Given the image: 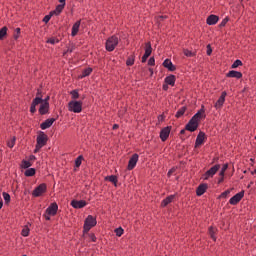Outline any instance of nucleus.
Here are the masks:
<instances>
[{"label":"nucleus","instance_id":"nucleus-1","mask_svg":"<svg viewBox=\"0 0 256 256\" xmlns=\"http://www.w3.org/2000/svg\"><path fill=\"white\" fill-rule=\"evenodd\" d=\"M202 119H205V106H202L201 109L189 120L185 126L186 131H190L191 133L197 131L199 121Z\"/></svg>","mask_w":256,"mask_h":256},{"label":"nucleus","instance_id":"nucleus-2","mask_svg":"<svg viewBox=\"0 0 256 256\" xmlns=\"http://www.w3.org/2000/svg\"><path fill=\"white\" fill-rule=\"evenodd\" d=\"M68 111H71L72 113H81L83 111V102L72 100L68 103Z\"/></svg>","mask_w":256,"mask_h":256},{"label":"nucleus","instance_id":"nucleus-3","mask_svg":"<svg viewBox=\"0 0 256 256\" xmlns=\"http://www.w3.org/2000/svg\"><path fill=\"white\" fill-rule=\"evenodd\" d=\"M119 45V38L117 36H111L106 40V51H115V47Z\"/></svg>","mask_w":256,"mask_h":256},{"label":"nucleus","instance_id":"nucleus-4","mask_svg":"<svg viewBox=\"0 0 256 256\" xmlns=\"http://www.w3.org/2000/svg\"><path fill=\"white\" fill-rule=\"evenodd\" d=\"M97 225V219L93 217L92 215H89L84 222V233H89L91 231L92 227H95Z\"/></svg>","mask_w":256,"mask_h":256},{"label":"nucleus","instance_id":"nucleus-5","mask_svg":"<svg viewBox=\"0 0 256 256\" xmlns=\"http://www.w3.org/2000/svg\"><path fill=\"white\" fill-rule=\"evenodd\" d=\"M45 145H47V136H46L45 132H41L37 136V144H36L35 153H37V151H39V149H41L42 147H45Z\"/></svg>","mask_w":256,"mask_h":256},{"label":"nucleus","instance_id":"nucleus-6","mask_svg":"<svg viewBox=\"0 0 256 256\" xmlns=\"http://www.w3.org/2000/svg\"><path fill=\"white\" fill-rule=\"evenodd\" d=\"M45 191H47V185L42 183L33 190L32 195L33 197H41Z\"/></svg>","mask_w":256,"mask_h":256},{"label":"nucleus","instance_id":"nucleus-7","mask_svg":"<svg viewBox=\"0 0 256 256\" xmlns=\"http://www.w3.org/2000/svg\"><path fill=\"white\" fill-rule=\"evenodd\" d=\"M219 169H221V165L219 164L214 165L212 168L206 171V173L204 174V179L207 180L209 179V177H213V175H215L217 171H219Z\"/></svg>","mask_w":256,"mask_h":256},{"label":"nucleus","instance_id":"nucleus-8","mask_svg":"<svg viewBox=\"0 0 256 256\" xmlns=\"http://www.w3.org/2000/svg\"><path fill=\"white\" fill-rule=\"evenodd\" d=\"M243 197H245V192H239L236 195H234L232 198H230L229 203L230 205H237V203H239Z\"/></svg>","mask_w":256,"mask_h":256},{"label":"nucleus","instance_id":"nucleus-9","mask_svg":"<svg viewBox=\"0 0 256 256\" xmlns=\"http://www.w3.org/2000/svg\"><path fill=\"white\" fill-rule=\"evenodd\" d=\"M225 97H227V92L224 91L221 93V96L216 101V103L214 105L215 109L219 110L223 107V105L225 104Z\"/></svg>","mask_w":256,"mask_h":256},{"label":"nucleus","instance_id":"nucleus-10","mask_svg":"<svg viewBox=\"0 0 256 256\" xmlns=\"http://www.w3.org/2000/svg\"><path fill=\"white\" fill-rule=\"evenodd\" d=\"M137 161H139V154H133L128 162V170L132 171V169H135L137 165Z\"/></svg>","mask_w":256,"mask_h":256},{"label":"nucleus","instance_id":"nucleus-11","mask_svg":"<svg viewBox=\"0 0 256 256\" xmlns=\"http://www.w3.org/2000/svg\"><path fill=\"white\" fill-rule=\"evenodd\" d=\"M171 134V127H165L160 131V139L161 141H165L166 139H169V135Z\"/></svg>","mask_w":256,"mask_h":256},{"label":"nucleus","instance_id":"nucleus-12","mask_svg":"<svg viewBox=\"0 0 256 256\" xmlns=\"http://www.w3.org/2000/svg\"><path fill=\"white\" fill-rule=\"evenodd\" d=\"M87 205V202L85 200H72L71 206L74 209H83Z\"/></svg>","mask_w":256,"mask_h":256},{"label":"nucleus","instance_id":"nucleus-13","mask_svg":"<svg viewBox=\"0 0 256 256\" xmlns=\"http://www.w3.org/2000/svg\"><path fill=\"white\" fill-rule=\"evenodd\" d=\"M59 209V206L57 205V203H52L47 209H46V213L47 215H52L55 216L57 215V210Z\"/></svg>","mask_w":256,"mask_h":256},{"label":"nucleus","instance_id":"nucleus-14","mask_svg":"<svg viewBox=\"0 0 256 256\" xmlns=\"http://www.w3.org/2000/svg\"><path fill=\"white\" fill-rule=\"evenodd\" d=\"M39 108L40 115H47L49 113V102H41Z\"/></svg>","mask_w":256,"mask_h":256},{"label":"nucleus","instance_id":"nucleus-15","mask_svg":"<svg viewBox=\"0 0 256 256\" xmlns=\"http://www.w3.org/2000/svg\"><path fill=\"white\" fill-rule=\"evenodd\" d=\"M53 123H55V118H49V119L45 120V121L40 125V128H41L42 130L49 129V127H51V125H53Z\"/></svg>","mask_w":256,"mask_h":256},{"label":"nucleus","instance_id":"nucleus-16","mask_svg":"<svg viewBox=\"0 0 256 256\" xmlns=\"http://www.w3.org/2000/svg\"><path fill=\"white\" fill-rule=\"evenodd\" d=\"M226 77L234 78V79H241V77H243V74L239 71L232 70L226 74Z\"/></svg>","mask_w":256,"mask_h":256},{"label":"nucleus","instance_id":"nucleus-17","mask_svg":"<svg viewBox=\"0 0 256 256\" xmlns=\"http://www.w3.org/2000/svg\"><path fill=\"white\" fill-rule=\"evenodd\" d=\"M204 141H205V133L199 132V134L196 138L195 147H199V146L203 145Z\"/></svg>","mask_w":256,"mask_h":256},{"label":"nucleus","instance_id":"nucleus-18","mask_svg":"<svg viewBox=\"0 0 256 256\" xmlns=\"http://www.w3.org/2000/svg\"><path fill=\"white\" fill-rule=\"evenodd\" d=\"M218 22L219 16L217 15H210L206 20L207 25H217Z\"/></svg>","mask_w":256,"mask_h":256},{"label":"nucleus","instance_id":"nucleus-19","mask_svg":"<svg viewBox=\"0 0 256 256\" xmlns=\"http://www.w3.org/2000/svg\"><path fill=\"white\" fill-rule=\"evenodd\" d=\"M37 105H41V98H35L30 106V113H36Z\"/></svg>","mask_w":256,"mask_h":256},{"label":"nucleus","instance_id":"nucleus-20","mask_svg":"<svg viewBox=\"0 0 256 256\" xmlns=\"http://www.w3.org/2000/svg\"><path fill=\"white\" fill-rule=\"evenodd\" d=\"M163 67H165L166 69H168V71H175V69H177L175 67V65H173V62H171V60L169 59H166L164 62H163Z\"/></svg>","mask_w":256,"mask_h":256},{"label":"nucleus","instance_id":"nucleus-21","mask_svg":"<svg viewBox=\"0 0 256 256\" xmlns=\"http://www.w3.org/2000/svg\"><path fill=\"white\" fill-rule=\"evenodd\" d=\"M81 27V20H78L73 26H72V37H75L79 33V28Z\"/></svg>","mask_w":256,"mask_h":256},{"label":"nucleus","instance_id":"nucleus-22","mask_svg":"<svg viewBox=\"0 0 256 256\" xmlns=\"http://www.w3.org/2000/svg\"><path fill=\"white\" fill-rule=\"evenodd\" d=\"M173 201H175V195H170L162 201L161 207H167V205H169V203H173Z\"/></svg>","mask_w":256,"mask_h":256},{"label":"nucleus","instance_id":"nucleus-23","mask_svg":"<svg viewBox=\"0 0 256 256\" xmlns=\"http://www.w3.org/2000/svg\"><path fill=\"white\" fill-rule=\"evenodd\" d=\"M205 191H207V184H201L196 190V195H198V197H201V195H203Z\"/></svg>","mask_w":256,"mask_h":256},{"label":"nucleus","instance_id":"nucleus-24","mask_svg":"<svg viewBox=\"0 0 256 256\" xmlns=\"http://www.w3.org/2000/svg\"><path fill=\"white\" fill-rule=\"evenodd\" d=\"M165 83L167 85H171L172 87L175 85V75H170L165 78Z\"/></svg>","mask_w":256,"mask_h":256},{"label":"nucleus","instance_id":"nucleus-25","mask_svg":"<svg viewBox=\"0 0 256 256\" xmlns=\"http://www.w3.org/2000/svg\"><path fill=\"white\" fill-rule=\"evenodd\" d=\"M153 52V48L151 47V42L146 43L145 53L146 57H150Z\"/></svg>","mask_w":256,"mask_h":256},{"label":"nucleus","instance_id":"nucleus-26","mask_svg":"<svg viewBox=\"0 0 256 256\" xmlns=\"http://www.w3.org/2000/svg\"><path fill=\"white\" fill-rule=\"evenodd\" d=\"M91 73H93V69L86 68L82 71V75L80 76V78L83 79V77H89V75H91Z\"/></svg>","mask_w":256,"mask_h":256},{"label":"nucleus","instance_id":"nucleus-27","mask_svg":"<svg viewBox=\"0 0 256 256\" xmlns=\"http://www.w3.org/2000/svg\"><path fill=\"white\" fill-rule=\"evenodd\" d=\"M215 233H217V228L211 226V227L209 228V235H210L211 239H213V241H216V239H217V238L215 237Z\"/></svg>","mask_w":256,"mask_h":256},{"label":"nucleus","instance_id":"nucleus-28","mask_svg":"<svg viewBox=\"0 0 256 256\" xmlns=\"http://www.w3.org/2000/svg\"><path fill=\"white\" fill-rule=\"evenodd\" d=\"M63 9H65V4L56 6V9L54 10L55 15H60L63 12Z\"/></svg>","mask_w":256,"mask_h":256},{"label":"nucleus","instance_id":"nucleus-29","mask_svg":"<svg viewBox=\"0 0 256 256\" xmlns=\"http://www.w3.org/2000/svg\"><path fill=\"white\" fill-rule=\"evenodd\" d=\"M35 173H36L35 168H29V169H27V170L25 171L24 175H25L26 177H33V175H35Z\"/></svg>","mask_w":256,"mask_h":256},{"label":"nucleus","instance_id":"nucleus-30","mask_svg":"<svg viewBox=\"0 0 256 256\" xmlns=\"http://www.w3.org/2000/svg\"><path fill=\"white\" fill-rule=\"evenodd\" d=\"M185 111H187V108H186V107L180 108V109L177 111L175 117H177V119H179V117H183V115H185Z\"/></svg>","mask_w":256,"mask_h":256},{"label":"nucleus","instance_id":"nucleus-31","mask_svg":"<svg viewBox=\"0 0 256 256\" xmlns=\"http://www.w3.org/2000/svg\"><path fill=\"white\" fill-rule=\"evenodd\" d=\"M29 232H30L29 226L27 225L24 226L21 232L22 237H29Z\"/></svg>","mask_w":256,"mask_h":256},{"label":"nucleus","instance_id":"nucleus-32","mask_svg":"<svg viewBox=\"0 0 256 256\" xmlns=\"http://www.w3.org/2000/svg\"><path fill=\"white\" fill-rule=\"evenodd\" d=\"M7 35V27H3L0 30V41H3V39H5V36Z\"/></svg>","mask_w":256,"mask_h":256},{"label":"nucleus","instance_id":"nucleus-33","mask_svg":"<svg viewBox=\"0 0 256 256\" xmlns=\"http://www.w3.org/2000/svg\"><path fill=\"white\" fill-rule=\"evenodd\" d=\"M33 164L31 163L30 160H23L22 161V168L23 169H29Z\"/></svg>","mask_w":256,"mask_h":256},{"label":"nucleus","instance_id":"nucleus-34","mask_svg":"<svg viewBox=\"0 0 256 256\" xmlns=\"http://www.w3.org/2000/svg\"><path fill=\"white\" fill-rule=\"evenodd\" d=\"M134 63H135V56L132 55V56L128 57V59L126 61V65L128 67H131V65H134Z\"/></svg>","mask_w":256,"mask_h":256},{"label":"nucleus","instance_id":"nucleus-35","mask_svg":"<svg viewBox=\"0 0 256 256\" xmlns=\"http://www.w3.org/2000/svg\"><path fill=\"white\" fill-rule=\"evenodd\" d=\"M106 181H110V183H114L115 185H117V176L115 175L107 176Z\"/></svg>","mask_w":256,"mask_h":256},{"label":"nucleus","instance_id":"nucleus-36","mask_svg":"<svg viewBox=\"0 0 256 256\" xmlns=\"http://www.w3.org/2000/svg\"><path fill=\"white\" fill-rule=\"evenodd\" d=\"M227 169H229V164H224L219 174L220 177H225V171H227Z\"/></svg>","mask_w":256,"mask_h":256},{"label":"nucleus","instance_id":"nucleus-37","mask_svg":"<svg viewBox=\"0 0 256 256\" xmlns=\"http://www.w3.org/2000/svg\"><path fill=\"white\" fill-rule=\"evenodd\" d=\"M83 161V156H78L75 160V167H81V163Z\"/></svg>","mask_w":256,"mask_h":256},{"label":"nucleus","instance_id":"nucleus-38","mask_svg":"<svg viewBox=\"0 0 256 256\" xmlns=\"http://www.w3.org/2000/svg\"><path fill=\"white\" fill-rule=\"evenodd\" d=\"M3 199L5 201V203H9V201H11V195H9V193L7 192H3Z\"/></svg>","mask_w":256,"mask_h":256},{"label":"nucleus","instance_id":"nucleus-39","mask_svg":"<svg viewBox=\"0 0 256 256\" xmlns=\"http://www.w3.org/2000/svg\"><path fill=\"white\" fill-rule=\"evenodd\" d=\"M70 95H71L72 99H79V91H77V90H72L70 92Z\"/></svg>","mask_w":256,"mask_h":256},{"label":"nucleus","instance_id":"nucleus-40","mask_svg":"<svg viewBox=\"0 0 256 256\" xmlns=\"http://www.w3.org/2000/svg\"><path fill=\"white\" fill-rule=\"evenodd\" d=\"M21 35V28H16L14 32V39L17 41L19 39V36Z\"/></svg>","mask_w":256,"mask_h":256},{"label":"nucleus","instance_id":"nucleus-41","mask_svg":"<svg viewBox=\"0 0 256 256\" xmlns=\"http://www.w3.org/2000/svg\"><path fill=\"white\" fill-rule=\"evenodd\" d=\"M241 65H243V62H241V60H236V61L232 64V69H237V67H241Z\"/></svg>","mask_w":256,"mask_h":256},{"label":"nucleus","instance_id":"nucleus-42","mask_svg":"<svg viewBox=\"0 0 256 256\" xmlns=\"http://www.w3.org/2000/svg\"><path fill=\"white\" fill-rule=\"evenodd\" d=\"M115 233H116L117 237H121V235H123V233H124V230H123V228L119 227V228L115 229Z\"/></svg>","mask_w":256,"mask_h":256},{"label":"nucleus","instance_id":"nucleus-43","mask_svg":"<svg viewBox=\"0 0 256 256\" xmlns=\"http://www.w3.org/2000/svg\"><path fill=\"white\" fill-rule=\"evenodd\" d=\"M230 193H231V190H226V191H224V192L220 195V197H221L222 199H227V196H229Z\"/></svg>","mask_w":256,"mask_h":256},{"label":"nucleus","instance_id":"nucleus-44","mask_svg":"<svg viewBox=\"0 0 256 256\" xmlns=\"http://www.w3.org/2000/svg\"><path fill=\"white\" fill-rule=\"evenodd\" d=\"M47 43H50L51 45H55L56 43H59V39L50 38V39H48Z\"/></svg>","mask_w":256,"mask_h":256},{"label":"nucleus","instance_id":"nucleus-45","mask_svg":"<svg viewBox=\"0 0 256 256\" xmlns=\"http://www.w3.org/2000/svg\"><path fill=\"white\" fill-rule=\"evenodd\" d=\"M184 55L186 57H193L195 55V53H193L190 50L186 49V50H184Z\"/></svg>","mask_w":256,"mask_h":256},{"label":"nucleus","instance_id":"nucleus-46","mask_svg":"<svg viewBox=\"0 0 256 256\" xmlns=\"http://www.w3.org/2000/svg\"><path fill=\"white\" fill-rule=\"evenodd\" d=\"M8 147H10V149H13V147H15V137L8 141Z\"/></svg>","mask_w":256,"mask_h":256},{"label":"nucleus","instance_id":"nucleus-47","mask_svg":"<svg viewBox=\"0 0 256 256\" xmlns=\"http://www.w3.org/2000/svg\"><path fill=\"white\" fill-rule=\"evenodd\" d=\"M35 99H40V103H43V95H41V90L37 91Z\"/></svg>","mask_w":256,"mask_h":256},{"label":"nucleus","instance_id":"nucleus-48","mask_svg":"<svg viewBox=\"0 0 256 256\" xmlns=\"http://www.w3.org/2000/svg\"><path fill=\"white\" fill-rule=\"evenodd\" d=\"M148 65H150V66L155 65V58L151 57V58L148 60Z\"/></svg>","mask_w":256,"mask_h":256},{"label":"nucleus","instance_id":"nucleus-49","mask_svg":"<svg viewBox=\"0 0 256 256\" xmlns=\"http://www.w3.org/2000/svg\"><path fill=\"white\" fill-rule=\"evenodd\" d=\"M49 21H51V16L46 15V16L43 18V22H44V23H49Z\"/></svg>","mask_w":256,"mask_h":256},{"label":"nucleus","instance_id":"nucleus-50","mask_svg":"<svg viewBox=\"0 0 256 256\" xmlns=\"http://www.w3.org/2000/svg\"><path fill=\"white\" fill-rule=\"evenodd\" d=\"M213 53V49H211V45H207V55H211Z\"/></svg>","mask_w":256,"mask_h":256},{"label":"nucleus","instance_id":"nucleus-51","mask_svg":"<svg viewBox=\"0 0 256 256\" xmlns=\"http://www.w3.org/2000/svg\"><path fill=\"white\" fill-rule=\"evenodd\" d=\"M90 239H91V241H93V243H95V241H97V237L95 236V234H90Z\"/></svg>","mask_w":256,"mask_h":256},{"label":"nucleus","instance_id":"nucleus-52","mask_svg":"<svg viewBox=\"0 0 256 256\" xmlns=\"http://www.w3.org/2000/svg\"><path fill=\"white\" fill-rule=\"evenodd\" d=\"M147 59H149V56H147V55L144 54V55L142 56V63H146Z\"/></svg>","mask_w":256,"mask_h":256},{"label":"nucleus","instance_id":"nucleus-53","mask_svg":"<svg viewBox=\"0 0 256 256\" xmlns=\"http://www.w3.org/2000/svg\"><path fill=\"white\" fill-rule=\"evenodd\" d=\"M44 217L46 221H51V215L47 214V212L44 214Z\"/></svg>","mask_w":256,"mask_h":256},{"label":"nucleus","instance_id":"nucleus-54","mask_svg":"<svg viewBox=\"0 0 256 256\" xmlns=\"http://www.w3.org/2000/svg\"><path fill=\"white\" fill-rule=\"evenodd\" d=\"M162 89L167 91V89H169V84H163Z\"/></svg>","mask_w":256,"mask_h":256},{"label":"nucleus","instance_id":"nucleus-55","mask_svg":"<svg viewBox=\"0 0 256 256\" xmlns=\"http://www.w3.org/2000/svg\"><path fill=\"white\" fill-rule=\"evenodd\" d=\"M165 119V116L164 115H159L158 116V121H164Z\"/></svg>","mask_w":256,"mask_h":256},{"label":"nucleus","instance_id":"nucleus-56","mask_svg":"<svg viewBox=\"0 0 256 256\" xmlns=\"http://www.w3.org/2000/svg\"><path fill=\"white\" fill-rule=\"evenodd\" d=\"M225 25H227V19H224V20L221 22V27H225Z\"/></svg>","mask_w":256,"mask_h":256},{"label":"nucleus","instance_id":"nucleus-57","mask_svg":"<svg viewBox=\"0 0 256 256\" xmlns=\"http://www.w3.org/2000/svg\"><path fill=\"white\" fill-rule=\"evenodd\" d=\"M174 172H175V169L169 170V172H168V177H171V174H173Z\"/></svg>","mask_w":256,"mask_h":256},{"label":"nucleus","instance_id":"nucleus-58","mask_svg":"<svg viewBox=\"0 0 256 256\" xmlns=\"http://www.w3.org/2000/svg\"><path fill=\"white\" fill-rule=\"evenodd\" d=\"M224 177H225V176H220V178H219V180H218V183H223Z\"/></svg>","mask_w":256,"mask_h":256},{"label":"nucleus","instance_id":"nucleus-59","mask_svg":"<svg viewBox=\"0 0 256 256\" xmlns=\"http://www.w3.org/2000/svg\"><path fill=\"white\" fill-rule=\"evenodd\" d=\"M42 103H49V96H47L43 101Z\"/></svg>","mask_w":256,"mask_h":256},{"label":"nucleus","instance_id":"nucleus-60","mask_svg":"<svg viewBox=\"0 0 256 256\" xmlns=\"http://www.w3.org/2000/svg\"><path fill=\"white\" fill-rule=\"evenodd\" d=\"M28 161H35V156L31 155Z\"/></svg>","mask_w":256,"mask_h":256},{"label":"nucleus","instance_id":"nucleus-61","mask_svg":"<svg viewBox=\"0 0 256 256\" xmlns=\"http://www.w3.org/2000/svg\"><path fill=\"white\" fill-rule=\"evenodd\" d=\"M113 129L115 130V129H119V124H114L113 125Z\"/></svg>","mask_w":256,"mask_h":256},{"label":"nucleus","instance_id":"nucleus-62","mask_svg":"<svg viewBox=\"0 0 256 256\" xmlns=\"http://www.w3.org/2000/svg\"><path fill=\"white\" fill-rule=\"evenodd\" d=\"M65 1L66 0H59V3H61V5H65Z\"/></svg>","mask_w":256,"mask_h":256},{"label":"nucleus","instance_id":"nucleus-63","mask_svg":"<svg viewBox=\"0 0 256 256\" xmlns=\"http://www.w3.org/2000/svg\"><path fill=\"white\" fill-rule=\"evenodd\" d=\"M180 133L183 135L185 133V130H181Z\"/></svg>","mask_w":256,"mask_h":256},{"label":"nucleus","instance_id":"nucleus-64","mask_svg":"<svg viewBox=\"0 0 256 256\" xmlns=\"http://www.w3.org/2000/svg\"><path fill=\"white\" fill-rule=\"evenodd\" d=\"M3 207V202H0V209Z\"/></svg>","mask_w":256,"mask_h":256}]
</instances>
